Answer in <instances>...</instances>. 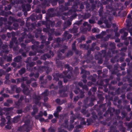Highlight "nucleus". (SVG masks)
Here are the masks:
<instances>
[{
	"label": "nucleus",
	"mask_w": 132,
	"mask_h": 132,
	"mask_svg": "<svg viewBox=\"0 0 132 132\" xmlns=\"http://www.w3.org/2000/svg\"><path fill=\"white\" fill-rule=\"evenodd\" d=\"M62 109V108L61 107H58L57 108V111L59 112Z\"/></svg>",
	"instance_id": "nucleus-1"
},
{
	"label": "nucleus",
	"mask_w": 132,
	"mask_h": 132,
	"mask_svg": "<svg viewBox=\"0 0 132 132\" xmlns=\"http://www.w3.org/2000/svg\"><path fill=\"white\" fill-rule=\"evenodd\" d=\"M58 112H55L54 113V116L56 117H58Z\"/></svg>",
	"instance_id": "nucleus-2"
},
{
	"label": "nucleus",
	"mask_w": 132,
	"mask_h": 132,
	"mask_svg": "<svg viewBox=\"0 0 132 132\" xmlns=\"http://www.w3.org/2000/svg\"><path fill=\"white\" fill-rule=\"evenodd\" d=\"M53 117V116L52 115H50L49 116L48 118L49 119H51Z\"/></svg>",
	"instance_id": "nucleus-3"
},
{
	"label": "nucleus",
	"mask_w": 132,
	"mask_h": 132,
	"mask_svg": "<svg viewBox=\"0 0 132 132\" xmlns=\"http://www.w3.org/2000/svg\"><path fill=\"white\" fill-rule=\"evenodd\" d=\"M44 119L43 118H41L39 119V120L41 122L43 121H44Z\"/></svg>",
	"instance_id": "nucleus-4"
},
{
	"label": "nucleus",
	"mask_w": 132,
	"mask_h": 132,
	"mask_svg": "<svg viewBox=\"0 0 132 132\" xmlns=\"http://www.w3.org/2000/svg\"><path fill=\"white\" fill-rule=\"evenodd\" d=\"M3 64V61L1 60H0V64L2 65Z\"/></svg>",
	"instance_id": "nucleus-5"
},
{
	"label": "nucleus",
	"mask_w": 132,
	"mask_h": 132,
	"mask_svg": "<svg viewBox=\"0 0 132 132\" xmlns=\"http://www.w3.org/2000/svg\"><path fill=\"white\" fill-rule=\"evenodd\" d=\"M56 121V120L55 119H53L52 120V122L53 123H54Z\"/></svg>",
	"instance_id": "nucleus-6"
},
{
	"label": "nucleus",
	"mask_w": 132,
	"mask_h": 132,
	"mask_svg": "<svg viewBox=\"0 0 132 132\" xmlns=\"http://www.w3.org/2000/svg\"><path fill=\"white\" fill-rule=\"evenodd\" d=\"M96 31V29L95 28H94L92 29V31L93 32H95Z\"/></svg>",
	"instance_id": "nucleus-7"
},
{
	"label": "nucleus",
	"mask_w": 132,
	"mask_h": 132,
	"mask_svg": "<svg viewBox=\"0 0 132 132\" xmlns=\"http://www.w3.org/2000/svg\"><path fill=\"white\" fill-rule=\"evenodd\" d=\"M44 115L45 116H46L47 115V113L45 111H44Z\"/></svg>",
	"instance_id": "nucleus-8"
},
{
	"label": "nucleus",
	"mask_w": 132,
	"mask_h": 132,
	"mask_svg": "<svg viewBox=\"0 0 132 132\" xmlns=\"http://www.w3.org/2000/svg\"><path fill=\"white\" fill-rule=\"evenodd\" d=\"M32 86H33V87L35 86H36V84H33L32 85Z\"/></svg>",
	"instance_id": "nucleus-9"
},
{
	"label": "nucleus",
	"mask_w": 132,
	"mask_h": 132,
	"mask_svg": "<svg viewBox=\"0 0 132 132\" xmlns=\"http://www.w3.org/2000/svg\"><path fill=\"white\" fill-rule=\"evenodd\" d=\"M12 81L13 82V83H14V82H15V80H13V79H12Z\"/></svg>",
	"instance_id": "nucleus-10"
},
{
	"label": "nucleus",
	"mask_w": 132,
	"mask_h": 132,
	"mask_svg": "<svg viewBox=\"0 0 132 132\" xmlns=\"http://www.w3.org/2000/svg\"><path fill=\"white\" fill-rule=\"evenodd\" d=\"M39 115L40 116H42L43 115L42 112H40V113L39 114Z\"/></svg>",
	"instance_id": "nucleus-11"
},
{
	"label": "nucleus",
	"mask_w": 132,
	"mask_h": 132,
	"mask_svg": "<svg viewBox=\"0 0 132 132\" xmlns=\"http://www.w3.org/2000/svg\"><path fill=\"white\" fill-rule=\"evenodd\" d=\"M3 98L0 97V101L3 100Z\"/></svg>",
	"instance_id": "nucleus-12"
},
{
	"label": "nucleus",
	"mask_w": 132,
	"mask_h": 132,
	"mask_svg": "<svg viewBox=\"0 0 132 132\" xmlns=\"http://www.w3.org/2000/svg\"><path fill=\"white\" fill-rule=\"evenodd\" d=\"M89 21V22L90 23H93V22L91 20H90Z\"/></svg>",
	"instance_id": "nucleus-13"
},
{
	"label": "nucleus",
	"mask_w": 132,
	"mask_h": 132,
	"mask_svg": "<svg viewBox=\"0 0 132 132\" xmlns=\"http://www.w3.org/2000/svg\"><path fill=\"white\" fill-rule=\"evenodd\" d=\"M56 101L57 102H60V100L59 99H57L56 100Z\"/></svg>",
	"instance_id": "nucleus-14"
},
{
	"label": "nucleus",
	"mask_w": 132,
	"mask_h": 132,
	"mask_svg": "<svg viewBox=\"0 0 132 132\" xmlns=\"http://www.w3.org/2000/svg\"><path fill=\"white\" fill-rule=\"evenodd\" d=\"M23 70V72H24L25 71V70L24 69H23L22 70Z\"/></svg>",
	"instance_id": "nucleus-15"
},
{
	"label": "nucleus",
	"mask_w": 132,
	"mask_h": 132,
	"mask_svg": "<svg viewBox=\"0 0 132 132\" xmlns=\"http://www.w3.org/2000/svg\"><path fill=\"white\" fill-rule=\"evenodd\" d=\"M43 131H45V130L44 129H43Z\"/></svg>",
	"instance_id": "nucleus-16"
},
{
	"label": "nucleus",
	"mask_w": 132,
	"mask_h": 132,
	"mask_svg": "<svg viewBox=\"0 0 132 132\" xmlns=\"http://www.w3.org/2000/svg\"><path fill=\"white\" fill-rule=\"evenodd\" d=\"M128 18H131V16H130V15H128Z\"/></svg>",
	"instance_id": "nucleus-17"
},
{
	"label": "nucleus",
	"mask_w": 132,
	"mask_h": 132,
	"mask_svg": "<svg viewBox=\"0 0 132 132\" xmlns=\"http://www.w3.org/2000/svg\"><path fill=\"white\" fill-rule=\"evenodd\" d=\"M75 43L74 42V43H73V44H74V45H75Z\"/></svg>",
	"instance_id": "nucleus-18"
},
{
	"label": "nucleus",
	"mask_w": 132,
	"mask_h": 132,
	"mask_svg": "<svg viewBox=\"0 0 132 132\" xmlns=\"http://www.w3.org/2000/svg\"><path fill=\"white\" fill-rule=\"evenodd\" d=\"M126 36H127V33H126Z\"/></svg>",
	"instance_id": "nucleus-19"
},
{
	"label": "nucleus",
	"mask_w": 132,
	"mask_h": 132,
	"mask_svg": "<svg viewBox=\"0 0 132 132\" xmlns=\"http://www.w3.org/2000/svg\"><path fill=\"white\" fill-rule=\"evenodd\" d=\"M36 118L37 119H38V118L37 117H36Z\"/></svg>",
	"instance_id": "nucleus-20"
},
{
	"label": "nucleus",
	"mask_w": 132,
	"mask_h": 132,
	"mask_svg": "<svg viewBox=\"0 0 132 132\" xmlns=\"http://www.w3.org/2000/svg\"><path fill=\"white\" fill-rule=\"evenodd\" d=\"M15 59H16V58H15V59H14V60H15Z\"/></svg>",
	"instance_id": "nucleus-21"
},
{
	"label": "nucleus",
	"mask_w": 132,
	"mask_h": 132,
	"mask_svg": "<svg viewBox=\"0 0 132 132\" xmlns=\"http://www.w3.org/2000/svg\"><path fill=\"white\" fill-rule=\"evenodd\" d=\"M44 13V12H43V13Z\"/></svg>",
	"instance_id": "nucleus-22"
},
{
	"label": "nucleus",
	"mask_w": 132,
	"mask_h": 132,
	"mask_svg": "<svg viewBox=\"0 0 132 132\" xmlns=\"http://www.w3.org/2000/svg\"><path fill=\"white\" fill-rule=\"evenodd\" d=\"M44 13V12H43V13Z\"/></svg>",
	"instance_id": "nucleus-23"
}]
</instances>
